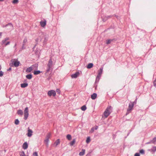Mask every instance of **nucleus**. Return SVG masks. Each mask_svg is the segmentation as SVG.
Returning a JSON list of instances; mask_svg holds the SVG:
<instances>
[{
    "label": "nucleus",
    "mask_w": 156,
    "mask_h": 156,
    "mask_svg": "<svg viewBox=\"0 0 156 156\" xmlns=\"http://www.w3.org/2000/svg\"><path fill=\"white\" fill-rule=\"evenodd\" d=\"M28 115H29L28 113H24V119L25 120H26L27 119Z\"/></svg>",
    "instance_id": "393cba45"
},
{
    "label": "nucleus",
    "mask_w": 156,
    "mask_h": 156,
    "mask_svg": "<svg viewBox=\"0 0 156 156\" xmlns=\"http://www.w3.org/2000/svg\"><path fill=\"white\" fill-rule=\"evenodd\" d=\"M28 84L27 83H23L21 84V87L22 88H25L27 87Z\"/></svg>",
    "instance_id": "aec40b11"
},
{
    "label": "nucleus",
    "mask_w": 156,
    "mask_h": 156,
    "mask_svg": "<svg viewBox=\"0 0 156 156\" xmlns=\"http://www.w3.org/2000/svg\"><path fill=\"white\" fill-rule=\"evenodd\" d=\"M106 16L107 18V19H108L109 18L112 17V15L108 16Z\"/></svg>",
    "instance_id": "8fccbe9b"
},
{
    "label": "nucleus",
    "mask_w": 156,
    "mask_h": 156,
    "mask_svg": "<svg viewBox=\"0 0 156 156\" xmlns=\"http://www.w3.org/2000/svg\"><path fill=\"white\" fill-rule=\"evenodd\" d=\"M44 39L43 43L45 44L47 41L48 39V36L47 35H46L44 34V37H43V39Z\"/></svg>",
    "instance_id": "6e6552de"
},
{
    "label": "nucleus",
    "mask_w": 156,
    "mask_h": 156,
    "mask_svg": "<svg viewBox=\"0 0 156 156\" xmlns=\"http://www.w3.org/2000/svg\"><path fill=\"white\" fill-rule=\"evenodd\" d=\"M106 16H103V17H102V20L104 22L106 21L107 20H108Z\"/></svg>",
    "instance_id": "c756f323"
},
{
    "label": "nucleus",
    "mask_w": 156,
    "mask_h": 156,
    "mask_svg": "<svg viewBox=\"0 0 156 156\" xmlns=\"http://www.w3.org/2000/svg\"><path fill=\"white\" fill-rule=\"evenodd\" d=\"M87 109V108H86V107L85 105H83V106H82L81 107V109L82 110V111H85V110Z\"/></svg>",
    "instance_id": "7c9ffc66"
},
{
    "label": "nucleus",
    "mask_w": 156,
    "mask_h": 156,
    "mask_svg": "<svg viewBox=\"0 0 156 156\" xmlns=\"http://www.w3.org/2000/svg\"><path fill=\"white\" fill-rule=\"evenodd\" d=\"M101 76V74H99V73L98 74V75H97V76L96 78V81L98 79V80L100 79Z\"/></svg>",
    "instance_id": "58836bf2"
},
{
    "label": "nucleus",
    "mask_w": 156,
    "mask_h": 156,
    "mask_svg": "<svg viewBox=\"0 0 156 156\" xmlns=\"http://www.w3.org/2000/svg\"><path fill=\"white\" fill-rule=\"evenodd\" d=\"M31 66L27 68L26 70V72H31L32 70L33 69V66Z\"/></svg>",
    "instance_id": "4468645a"
},
{
    "label": "nucleus",
    "mask_w": 156,
    "mask_h": 156,
    "mask_svg": "<svg viewBox=\"0 0 156 156\" xmlns=\"http://www.w3.org/2000/svg\"><path fill=\"white\" fill-rule=\"evenodd\" d=\"M11 70V67H10L7 70V71H10V70Z\"/></svg>",
    "instance_id": "864d4df0"
},
{
    "label": "nucleus",
    "mask_w": 156,
    "mask_h": 156,
    "mask_svg": "<svg viewBox=\"0 0 156 156\" xmlns=\"http://www.w3.org/2000/svg\"><path fill=\"white\" fill-rule=\"evenodd\" d=\"M40 24L41 27H44L46 24V21L45 20H44V21H41L40 22Z\"/></svg>",
    "instance_id": "9d476101"
},
{
    "label": "nucleus",
    "mask_w": 156,
    "mask_h": 156,
    "mask_svg": "<svg viewBox=\"0 0 156 156\" xmlns=\"http://www.w3.org/2000/svg\"><path fill=\"white\" fill-rule=\"evenodd\" d=\"M80 73L79 72H76L75 73L72 74L71 77L73 78H76L77 76L79 75Z\"/></svg>",
    "instance_id": "1a4fd4ad"
},
{
    "label": "nucleus",
    "mask_w": 156,
    "mask_h": 156,
    "mask_svg": "<svg viewBox=\"0 0 156 156\" xmlns=\"http://www.w3.org/2000/svg\"><path fill=\"white\" fill-rule=\"evenodd\" d=\"M98 126H96V127L95 128V129H96V130L97 129H98Z\"/></svg>",
    "instance_id": "bf43d9fd"
},
{
    "label": "nucleus",
    "mask_w": 156,
    "mask_h": 156,
    "mask_svg": "<svg viewBox=\"0 0 156 156\" xmlns=\"http://www.w3.org/2000/svg\"><path fill=\"white\" fill-rule=\"evenodd\" d=\"M10 41H7L6 42L5 44H3V45L4 46H6V45H9L10 44Z\"/></svg>",
    "instance_id": "a19ab883"
},
{
    "label": "nucleus",
    "mask_w": 156,
    "mask_h": 156,
    "mask_svg": "<svg viewBox=\"0 0 156 156\" xmlns=\"http://www.w3.org/2000/svg\"><path fill=\"white\" fill-rule=\"evenodd\" d=\"M2 33L0 32V38H1V37L2 35Z\"/></svg>",
    "instance_id": "13d9d810"
},
{
    "label": "nucleus",
    "mask_w": 156,
    "mask_h": 156,
    "mask_svg": "<svg viewBox=\"0 0 156 156\" xmlns=\"http://www.w3.org/2000/svg\"><path fill=\"white\" fill-rule=\"evenodd\" d=\"M60 139H57L54 143V145H55V146L56 147L58 145L60 144Z\"/></svg>",
    "instance_id": "dca6fc26"
},
{
    "label": "nucleus",
    "mask_w": 156,
    "mask_h": 156,
    "mask_svg": "<svg viewBox=\"0 0 156 156\" xmlns=\"http://www.w3.org/2000/svg\"><path fill=\"white\" fill-rule=\"evenodd\" d=\"M9 27V28H10V26H8Z\"/></svg>",
    "instance_id": "0e129e2a"
},
{
    "label": "nucleus",
    "mask_w": 156,
    "mask_h": 156,
    "mask_svg": "<svg viewBox=\"0 0 156 156\" xmlns=\"http://www.w3.org/2000/svg\"><path fill=\"white\" fill-rule=\"evenodd\" d=\"M28 113V108L27 107L25 108L24 111V113Z\"/></svg>",
    "instance_id": "2f4dec72"
},
{
    "label": "nucleus",
    "mask_w": 156,
    "mask_h": 156,
    "mask_svg": "<svg viewBox=\"0 0 156 156\" xmlns=\"http://www.w3.org/2000/svg\"><path fill=\"white\" fill-rule=\"evenodd\" d=\"M41 73V72L39 70H37V71H35L34 72V74L35 75H37V74H39L40 73Z\"/></svg>",
    "instance_id": "b1692460"
},
{
    "label": "nucleus",
    "mask_w": 156,
    "mask_h": 156,
    "mask_svg": "<svg viewBox=\"0 0 156 156\" xmlns=\"http://www.w3.org/2000/svg\"><path fill=\"white\" fill-rule=\"evenodd\" d=\"M156 141V137H154L152 140H151L152 143H154Z\"/></svg>",
    "instance_id": "c9c22d12"
},
{
    "label": "nucleus",
    "mask_w": 156,
    "mask_h": 156,
    "mask_svg": "<svg viewBox=\"0 0 156 156\" xmlns=\"http://www.w3.org/2000/svg\"><path fill=\"white\" fill-rule=\"evenodd\" d=\"M90 141V137H88L87 138V140H86V143L88 144V143H89Z\"/></svg>",
    "instance_id": "473e14b6"
},
{
    "label": "nucleus",
    "mask_w": 156,
    "mask_h": 156,
    "mask_svg": "<svg viewBox=\"0 0 156 156\" xmlns=\"http://www.w3.org/2000/svg\"><path fill=\"white\" fill-rule=\"evenodd\" d=\"M97 96V94L96 93H94L91 95V98L93 100L95 99Z\"/></svg>",
    "instance_id": "2eb2a0df"
},
{
    "label": "nucleus",
    "mask_w": 156,
    "mask_h": 156,
    "mask_svg": "<svg viewBox=\"0 0 156 156\" xmlns=\"http://www.w3.org/2000/svg\"><path fill=\"white\" fill-rule=\"evenodd\" d=\"M20 156H26L24 151H22L20 154Z\"/></svg>",
    "instance_id": "ea45409f"
},
{
    "label": "nucleus",
    "mask_w": 156,
    "mask_h": 156,
    "mask_svg": "<svg viewBox=\"0 0 156 156\" xmlns=\"http://www.w3.org/2000/svg\"><path fill=\"white\" fill-rule=\"evenodd\" d=\"M76 142V139H73V140L70 142V144L71 146H73Z\"/></svg>",
    "instance_id": "5701e85b"
},
{
    "label": "nucleus",
    "mask_w": 156,
    "mask_h": 156,
    "mask_svg": "<svg viewBox=\"0 0 156 156\" xmlns=\"http://www.w3.org/2000/svg\"><path fill=\"white\" fill-rule=\"evenodd\" d=\"M114 28V25L111 26L110 27V28Z\"/></svg>",
    "instance_id": "603ef678"
},
{
    "label": "nucleus",
    "mask_w": 156,
    "mask_h": 156,
    "mask_svg": "<svg viewBox=\"0 0 156 156\" xmlns=\"http://www.w3.org/2000/svg\"><path fill=\"white\" fill-rule=\"evenodd\" d=\"M32 66H33V69H37L38 68V64H35L34 65H32Z\"/></svg>",
    "instance_id": "bb28decb"
},
{
    "label": "nucleus",
    "mask_w": 156,
    "mask_h": 156,
    "mask_svg": "<svg viewBox=\"0 0 156 156\" xmlns=\"http://www.w3.org/2000/svg\"><path fill=\"white\" fill-rule=\"evenodd\" d=\"M48 95L49 96H51L52 95L53 96H55L56 95V92L55 90H51L48 91Z\"/></svg>",
    "instance_id": "423d86ee"
},
{
    "label": "nucleus",
    "mask_w": 156,
    "mask_h": 156,
    "mask_svg": "<svg viewBox=\"0 0 156 156\" xmlns=\"http://www.w3.org/2000/svg\"><path fill=\"white\" fill-rule=\"evenodd\" d=\"M44 37V33L43 32H39L38 36L36 39L35 41L37 42H39L43 40V37Z\"/></svg>",
    "instance_id": "7ed1b4c3"
},
{
    "label": "nucleus",
    "mask_w": 156,
    "mask_h": 156,
    "mask_svg": "<svg viewBox=\"0 0 156 156\" xmlns=\"http://www.w3.org/2000/svg\"><path fill=\"white\" fill-rule=\"evenodd\" d=\"M66 138L68 139V140H71L72 139V136L70 134L67 135L66 136Z\"/></svg>",
    "instance_id": "a878e982"
},
{
    "label": "nucleus",
    "mask_w": 156,
    "mask_h": 156,
    "mask_svg": "<svg viewBox=\"0 0 156 156\" xmlns=\"http://www.w3.org/2000/svg\"><path fill=\"white\" fill-rule=\"evenodd\" d=\"M56 92L59 94H60V91L59 89H57L56 90Z\"/></svg>",
    "instance_id": "de8ad7c7"
},
{
    "label": "nucleus",
    "mask_w": 156,
    "mask_h": 156,
    "mask_svg": "<svg viewBox=\"0 0 156 156\" xmlns=\"http://www.w3.org/2000/svg\"><path fill=\"white\" fill-rule=\"evenodd\" d=\"M15 123L16 125H17L19 124V121L18 119H16L15 121Z\"/></svg>",
    "instance_id": "72a5a7b5"
},
{
    "label": "nucleus",
    "mask_w": 156,
    "mask_h": 156,
    "mask_svg": "<svg viewBox=\"0 0 156 156\" xmlns=\"http://www.w3.org/2000/svg\"><path fill=\"white\" fill-rule=\"evenodd\" d=\"M53 62L51 58L49 60L47 65V68L46 70V72L48 73L49 71H51L52 70Z\"/></svg>",
    "instance_id": "f257e3e1"
},
{
    "label": "nucleus",
    "mask_w": 156,
    "mask_h": 156,
    "mask_svg": "<svg viewBox=\"0 0 156 156\" xmlns=\"http://www.w3.org/2000/svg\"><path fill=\"white\" fill-rule=\"evenodd\" d=\"M50 136H51V133H48L47 134V135H46V138L49 139V138H50Z\"/></svg>",
    "instance_id": "e433bc0d"
},
{
    "label": "nucleus",
    "mask_w": 156,
    "mask_h": 156,
    "mask_svg": "<svg viewBox=\"0 0 156 156\" xmlns=\"http://www.w3.org/2000/svg\"><path fill=\"white\" fill-rule=\"evenodd\" d=\"M153 148L154 149V151H156V147H153Z\"/></svg>",
    "instance_id": "6e6d98bb"
},
{
    "label": "nucleus",
    "mask_w": 156,
    "mask_h": 156,
    "mask_svg": "<svg viewBox=\"0 0 156 156\" xmlns=\"http://www.w3.org/2000/svg\"><path fill=\"white\" fill-rule=\"evenodd\" d=\"M134 102V103H136V101H135L134 102Z\"/></svg>",
    "instance_id": "680f3d73"
},
{
    "label": "nucleus",
    "mask_w": 156,
    "mask_h": 156,
    "mask_svg": "<svg viewBox=\"0 0 156 156\" xmlns=\"http://www.w3.org/2000/svg\"><path fill=\"white\" fill-rule=\"evenodd\" d=\"M91 131H92V132H93L94 131V128H91Z\"/></svg>",
    "instance_id": "5fc2aeb1"
},
{
    "label": "nucleus",
    "mask_w": 156,
    "mask_h": 156,
    "mask_svg": "<svg viewBox=\"0 0 156 156\" xmlns=\"http://www.w3.org/2000/svg\"><path fill=\"white\" fill-rule=\"evenodd\" d=\"M8 26H10V28H9V30H12L13 29V27L11 23H8L7 24L3 25V27H8Z\"/></svg>",
    "instance_id": "0eeeda50"
},
{
    "label": "nucleus",
    "mask_w": 156,
    "mask_h": 156,
    "mask_svg": "<svg viewBox=\"0 0 156 156\" xmlns=\"http://www.w3.org/2000/svg\"><path fill=\"white\" fill-rule=\"evenodd\" d=\"M135 156H140V154L139 153H136L134 155Z\"/></svg>",
    "instance_id": "3c124183"
},
{
    "label": "nucleus",
    "mask_w": 156,
    "mask_h": 156,
    "mask_svg": "<svg viewBox=\"0 0 156 156\" xmlns=\"http://www.w3.org/2000/svg\"><path fill=\"white\" fill-rule=\"evenodd\" d=\"M116 40H117L115 38L108 39L106 41L105 43L107 44H112L115 42Z\"/></svg>",
    "instance_id": "39448f33"
},
{
    "label": "nucleus",
    "mask_w": 156,
    "mask_h": 156,
    "mask_svg": "<svg viewBox=\"0 0 156 156\" xmlns=\"http://www.w3.org/2000/svg\"><path fill=\"white\" fill-rule=\"evenodd\" d=\"M112 112V107L111 106L107 107L104 112V115L105 118H107Z\"/></svg>",
    "instance_id": "f03ea898"
},
{
    "label": "nucleus",
    "mask_w": 156,
    "mask_h": 156,
    "mask_svg": "<svg viewBox=\"0 0 156 156\" xmlns=\"http://www.w3.org/2000/svg\"><path fill=\"white\" fill-rule=\"evenodd\" d=\"M134 106V102H130L129 103L128 108L127 109V112L126 114V115H128L129 113L131 112V110L133 108Z\"/></svg>",
    "instance_id": "20e7f679"
},
{
    "label": "nucleus",
    "mask_w": 156,
    "mask_h": 156,
    "mask_svg": "<svg viewBox=\"0 0 156 156\" xmlns=\"http://www.w3.org/2000/svg\"><path fill=\"white\" fill-rule=\"evenodd\" d=\"M140 153L141 154H144V151L143 149L141 150L140 151Z\"/></svg>",
    "instance_id": "79ce46f5"
},
{
    "label": "nucleus",
    "mask_w": 156,
    "mask_h": 156,
    "mask_svg": "<svg viewBox=\"0 0 156 156\" xmlns=\"http://www.w3.org/2000/svg\"><path fill=\"white\" fill-rule=\"evenodd\" d=\"M1 69H2L1 66H0V70H1Z\"/></svg>",
    "instance_id": "052dcab7"
},
{
    "label": "nucleus",
    "mask_w": 156,
    "mask_h": 156,
    "mask_svg": "<svg viewBox=\"0 0 156 156\" xmlns=\"http://www.w3.org/2000/svg\"><path fill=\"white\" fill-rule=\"evenodd\" d=\"M20 62L19 61H15L14 62V65L16 67H17L19 66Z\"/></svg>",
    "instance_id": "f3484780"
},
{
    "label": "nucleus",
    "mask_w": 156,
    "mask_h": 156,
    "mask_svg": "<svg viewBox=\"0 0 156 156\" xmlns=\"http://www.w3.org/2000/svg\"><path fill=\"white\" fill-rule=\"evenodd\" d=\"M112 16H115V17L118 20H119L120 17L116 15V14H114L113 15H112Z\"/></svg>",
    "instance_id": "4c0bfd02"
},
{
    "label": "nucleus",
    "mask_w": 156,
    "mask_h": 156,
    "mask_svg": "<svg viewBox=\"0 0 156 156\" xmlns=\"http://www.w3.org/2000/svg\"><path fill=\"white\" fill-rule=\"evenodd\" d=\"M4 0H0V1H3Z\"/></svg>",
    "instance_id": "e2e57ef3"
},
{
    "label": "nucleus",
    "mask_w": 156,
    "mask_h": 156,
    "mask_svg": "<svg viewBox=\"0 0 156 156\" xmlns=\"http://www.w3.org/2000/svg\"><path fill=\"white\" fill-rule=\"evenodd\" d=\"M27 41V39L26 38H25L23 41V46H24L25 45ZM23 49V46H22V48Z\"/></svg>",
    "instance_id": "c85d7f7f"
},
{
    "label": "nucleus",
    "mask_w": 156,
    "mask_h": 156,
    "mask_svg": "<svg viewBox=\"0 0 156 156\" xmlns=\"http://www.w3.org/2000/svg\"><path fill=\"white\" fill-rule=\"evenodd\" d=\"M93 64L92 63H89L88 64L87 66V68L88 69H90L93 67Z\"/></svg>",
    "instance_id": "6ab92c4d"
},
{
    "label": "nucleus",
    "mask_w": 156,
    "mask_h": 156,
    "mask_svg": "<svg viewBox=\"0 0 156 156\" xmlns=\"http://www.w3.org/2000/svg\"><path fill=\"white\" fill-rule=\"evenodd\" d=\"M28 147V144L27 142H24L22 146L23 148L24 149H26Z\"/></svg>",
    "instance_id": "9b49d317"
},
{
    "label": "nucleus",
    "mask_w": 156,
    "mask_h": 156,
    "mask_svg": "<svg viewBox=\"0 0 156 156\" xmlns=\"http://www.w3.org/2000/svg\"><path fill=\"white\" fill-rule=\"evenodd\" d=\"M4 74V73L2 71H0V76L2 77L3 76Z\"/></svg>",
    "instance_id": "37998d69"
},
{
    "label": "nucleus",
    "mask_w": 156,
    "mask_h": 156,
    "mask_svg": "<svg viewBox=\"0 0 156 156\" xmlns=\"http://www.w3.org/2000/svg\"><path fill=\"white\" fill-rule=\"evenodd\" d=\"M154 86L156 87V79L154 80L153 82Z\"/></svg>",
    "instance_id": "49530a36"
},
{
    "label": "nucleus",
    "mask_w": 156,
    "mask_h": 156,
    "mask_svg": "<svg viewBox=\"0 0 156 156\" xmlns=\"http://www.w3.org/2000/svg\"><path fill=\"white\" fill-rule=\"evenodd\" d=\"M49 141V139H47L46 138V139L44 140V142L45 143H46V144L48 145V143Z\"/></svg>",
    "instance_id": "c03bdc74"
},
{
    "label": "nucleus",
    "mask_w": 156,
    "mask_h": 156,
    "mask_svg": "<svg viewBox=\"0 0 156 156\" xmlns=\"http://www.w3.org/2000/svg\"><path fill=\"white\" fill-rule=\"evenodd\" d=\"M26 77L28 79L30 80L32 78V75L31 74H28L26 76Z\"/></svg>",
    "instance_id": "4be33fe9"
},
{
    "label": "nucleus",
    "mask_w": 156,
    "mask_h": 156,
    "mask_svg": "<svg viewBox=\"0 0 156 156\" xmlns=\"http://www.w3.org/2000/svg\"><path fill=\"white\" fill-rule=\"evenodd\" d=\"M151 143H151V140L150 142H147V144H151Z\"/></svg>",
    "instance_id": "4d7b16f0"
},
{
    "label": "nucleus",
    "mask_w": 156,
    "mask_h": 156,
    "mask_svg": "<svg viewBox=\"0 0 156 156\" xmlns=\"http://www.w3.org/2000/svg\"><path fill=\"white\" fill-rule=\"evenodd\" d=\"M9 40V38L8 37H5L4 40H3L2 42V44L3 45L4 44H5L6 42V41Z\"/></svg>",
    "instance_id": "ddd939ff"
},
{
    "label": "nucleus",
    "mask_w": 156,
    "mask_h": 156,
    "mask_svg": "<svg viewBox=\"0 0 156 156\" xmlns=\"http://www.w3.org/2000/svg\"><path fill=\"white\" fill-rule=\"evenodd\" d=\"M85 150L84 149H83L82 150V151L80 152L79 154V155L80 156H83V155L85 153Z\"/></svg>",
    "instance_id": "412c9836"
},
{
    "label": "nucleus",
    "mask_w": 156,
    "mask_h": 156,
    "mask_svg": "<svg viewBox=\"0 0 156 156\" xmlns=\"http://www.w3.org/2000/svg\"><path fill=\"white\" fill-rule=\"evenodd\" d=\"M33 51H34L35 54H37L38 50L37 49H35V50H33Z\"/></svg>",
    "instance_id": "09e8293b"
},
{
    "label": "nucleus",
    "mask_w": 156,
    "mask_h": 156,
    "mask_svg": "<svg viewBox=\"0 0 156 156\" xmlns=\"http://www.w3.org/2000/svg\"><path fill=\"white\" fill-rule=\"evenodd\" d=\"M18 2V0H13L12 1V2L13 4H16Z\"/></svg>",
    "instance_id": "f704fd0d"
},
{
    "label": "nucleus",
    "mask_w": 156,
    "mask_h": 156,
    "mask_svg": "<svg viewBox=\"0 0 156 156\" xmlns=\"http://www.w3.org/2000/svg\"><path fill=\"white\" fill-rule=\"evenodd\" d=\"M33 155L34 156H38L37 152H35L33 153Z\"/></svg>",
    "instance_id": "a18cd8bd"
},
{
    "label": "nucleus",
    "mask_w": 156,
    "mask_h": 156,
    "mask_svg": "<svg viewBox=\"0 0 156 156\" xmlns=\"http://www.w3.org/2000/svg\"><path fill=\"white\" fill-rule=\"evenodd\" d=\"M103 69V67H101L100 69V70H99V71H98V73H99V74H101H101H102V73Z\"/></svg>",
    "instance_id": "cd10ccee"
},
{
    "label": "nucleus",
    "mask_w": 156,
    "mask_h": 156,
    "mask_svg": "<svg viewBox=\"0 0 156 156\" xmlns=\"http://www.w3.org/2000/svg\"><path fill=\"white\" fill-rule=\"evenodd\" d=\"M17 114L18 115H23V112L21 110H19L17 112Z\"/></svg>",
    "instance_id": "a211bd4d"
},
{
    "label": "nucleus",
    "mask_w": 156,
    "mask_h": 156,
    "mask_svg": "<svg viewBox=\"0 0 156 156\" xmlns=\"http://www.w3.org/2000/svg\"><path fill=\"white\" fill-rule=\"evenodd\" d=\"M28 132L27 134V136L28 137H31L32 135V133H33L31 129H29Z\"/></svg>",
    "instance_id": "f8f14e48"
}]
</instances>
